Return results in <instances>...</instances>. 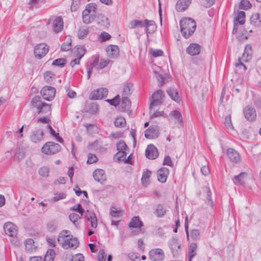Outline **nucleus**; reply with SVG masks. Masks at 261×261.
Listing matches in <instances>:
<instances>
[{
	"label": "nucleus",
	"instance_id": "0eeeda50",
	"mask_svg": "<svg viewBox=\"0 0 261 261\" xmlns=\"http://www.w3.org/2000/svg\"><path fill=\"white\" fill-rule=\"evenodd\" d=\"M149 258L151 261H161L164 258V253L160 248L153 249L149 251Z\"/></svg>",
	"mask_w": 261,
	"mask_h": 261
},
{
	"label": "nucleus",
	"instance_id": "1a4fd4ad",
	"mask_svg": "<svg viewBox=\"0 0 261 261\" xmlns=\"http://www.w3.org/2000/svg\"><path fill=\"white\" fill-rule=\"evenodd\" d=\"M163 94L162 90H159L154 92L151 97L152 100L150 104V109H151L155 106H158L163 102Z\"/></svg>",
	"mask_w": 261,
	"mask_h": 261
},
{
	"label": "nucleus",
	"instance_id": "4c0bfd02",
	"mask_svg": "<svg viewBox=\"0 0 261 261\" xmlns=\"http://www.w3.org/2000/svg\"><path fill=\"white\" fill-rule=\"evenodd\" d=\"M55 254L53 249L48 250L44 256V261H54Z\"/></svg>",
	"mask_w": 261,
	"mask_h": 261
},
{
	"label": "nucleus",
	"instance_id": "a211bd4d",
	"mask_svg": "<svg viewBox=\"0 0 261 261\" xmlns=\"http://www.w3.org/2000/svg\"><path fill=\"white\" fill-rule=\"evenodd\" d=\"M201 47L198 44L191 43L187 48V52L191 56L198 55L200 52Z\"/></svg>",
	"mask_w": 261,
	"mask_h": 261
},
{
	"label": "nucleus",
	"instance_id": "423d86ee",
	"mask_svg": "<svg viewBox=\"0 0 261 261\" xmlns=\"http://www.w3.org/2000/svg\"><path fill=\"white\" fill-rule=\"evenodd\" d=\"M40 93L44 99L50 101L55 96L56 90L54 87L45 86L41 90Z\"/></svg>",
	"mask_w": 261,
	"mask_h": 261
},
{
	"label": "nucleus",
	"instance_id": "58836bf2",
	"mask_svg": "<svg viewBox=\"0 0 261 261\" xmlns=\"http://www.w3.org/2000/svg\"><path fill=\"white\" fill-rule=\"evenodd\" d=\"M67 42L64 43L61 46V50L63 51H68L71 48V39L70 37H66Z\"/></svg>",
	"mask_w": 261,
	"mask_h": 261
},
{
	"label": "nucleus",
	"instance_id": "f8f14e48",
	"mask_svg": "<svg viewBox=\"0 0 261 261\" xmlns=\"http://www.w3.org/2000/svg\"><path fill=\"white\" fill-rule=\"evenodd\" d=\"M4 231L10 237H14L17 234L16 226L11 222L6 223L4 226Z\"/></svg>",
	"mask_w": 261,
	"mask_h": 261
},
{
	"label": "nucleus",
	"instance_id": "ea45409f",
	"mask_svg": "<svg viewBox=\"0 0 261 261\" xmlns=\"http://www.w3.org/2000/svg\"><path fill=\"white\" fill-rule=\"evenodd\" d=\"M126 124L125 119L121 116L117 117L116 119L114 124L115 126L118 127H122L125 126Z\"/></svg>",
	"mask_w": 261,
	"mask_h": 261
},
{
	"label": "nucleus",
	"instance_id": "052dcab7",
	"mask_svg": "<svg viewBox=\"0 0 261 261\" xmlns=\"http://www.w3.org/2000/svg\"><path fill=\"white\" fill-rule=\"evenodd\" d=\"M39 174L43 177H47L49 174V169L46 167L41 168L39 170Z\"/></svg>",
	"mask_w": 261,
	"mask_h": 261
},
{
	"label": "nucleus",
	"instance_id": "49530a36",
	"mask_svg": "<svg viewBox=\"0 0 261 261\" xmlns=\"http://www.w3.org/2000/svg\"><path fill=\"white\" fill-rule=\"evenodd\" d=\"M82 217L81 214L75 213H71L69 215V218L70 220L74 224H76V222Z\"/></svg>",
	"mask_w": 261,
	"mask_h": 261
},
{
	"label": "nucleus",
	"instance_id": "bb28decb",
	"mask_svg": "<svg viewBox=\"0 0 261 261\" xmlns=\"http://www.w3.org/2000/svg\"><path fill=\"white\" fill-rule=\"evenodd\" d=\"M143 226L142 222L140 220L139 217H134L128 224L130 228H140Z\"/></svg>",
	"mask_w": 261,
	"mask_h": 261
},
{
	"label": "nucleus",
	"instance_id": "f03ea898",
	"mask_svg": "<svg viewBox=\"0 0 261 261\" xmlns=\"http://www.w3.org/2000/svg\"><path fill=\"white\" fill-rule=\"evenodd\" d=\"M70 233L68 230H63L59 233L57 239L58 242L65 249L68 248L75 249L79 246V243L77 239L73 238V236Z\"/></svg>",
	"mask_w": 261,
	"mask_h": 261
},
{
	"label": "nucleus",
	"instance_id": "4d7b16f0",
	"mask_svg": "<svg viewBox=\"0 0 261 261\" xmlns=\"http://www.w3.org/2000/svg\"><path fill=\"white\" fill-rule=\"evenodd\" d=\"M111 37V35L106 32H102L99 36V39L101 42L106 41L110 39Z\"/></svg>",
	"mask_w": 261,
	"mask_h": 261
},
{
	"label": "nucleus",
	"instance_id": "5701e85b",
	"mask_svg": "<svg viewBox=\"0 0 261 261\" xmlns=\"http://www.w3.org/2000/svg\"><path fill=\"white\" fill-rule=\"evenodd\" d=\"M25 251L28 253H32L36 251V247L34 245V241L32 239H29L25 241Z\"/></svg>",
	"mask_w": 261,
	"mask_h": 261
},
{
	"label": "nucleus",
	"instance_id": "c03bdc74",
	"mask_svg": "<svg viewBox=\"0 0 261 261\" xmlns=\"http://www.w3.org/2000/svg\"><path fill=\"white\" fill-rule=\"evenodd\" d=\"M24 153L22 149L18 148L16 149L14 159L18 161L22 160L24 157Z\"/></svg>",
	"mask_w": 261,
	"mask_h": 261
},
{
	"label": "nucleus",
	"instance_id": "680f3d73",
	"mask_svg": "<svg viewBox=\"0 0 261 261\" xmlns=\"http://www.w3.org/2000/svg\"><path fill=\"white\" fill-rule=\"evenodd\" d=\"M150 53L152 55V56L154 57H158L161 56L163 55V51L161 49H151L150 50Z\"/></svg>",
	"mask_w": 261,
	"mask_h": 261
},
{
	"label": "nucleus",
	"instance_id": "20e7f679",
	"mask_svg": "<svg viewBox=\"0 0 261 261\" xmlns=\"http://www.w3.org/2000/svg\"><path fill=\"white\" fill-rule=\"evenodd\" d=\"M42 151L45 154H55L61 150L60 145L53 142H48L42 147Z\"/></svg>",
	"mask_w": 261,
	"mask_h": 261
},
{
	"label": "nucleus",
	"instance_id": "3c124183",
	"mask_svg": "<svg viewBox=\"0 0 261 261\" xmlns=\"http://www.w3.org/2000/svg\"><path fill=\"white\" fill-rule=\"evenodd\" d=\"M150 174L151 172L148 170H146L143 172L142 177L141 178V181L143 184H146L148 182L150 176Z\"/></svg>",
	"mask_w": 261,
	"mask_h": 261
},
{
	"label": "nucleus",
	"instance_id": "412c9836",
	"mask_svg": "<svg viewBox=\"0 0 261 261\" xmlns=\"http://www.w3.org/2000/svg\"><path fill=\"white\" fill-rule=\"evenodd\" d=\"M85 217L90 221L91 227L96 228L97 226V220L94 213L87 211Z\"/></svg>",
	"mask_w": 261,
	"mask_h": 261
},
{
	"label": "nucleus",
	"instance_id": "ddd939ff",
	"mask_svg": "<svg viewBox=\"0 0 261 261\" xmlns=\"http://www.w3.org/2000/svg\"><path fill=\"white\" fill-rule=\"evenodd\" d=\"M227 155L232 162L238 163L241 161L240 154L233 148H229L227 149Z\"/></svg>",
	"mask_w": 261,
	"mask_h": 261
},
{
	"label": "nucleus",
	"instance_id": "6e6552de",
	"mask_svg": "<svg viewBox=\"0 0 261 261\" xmlns=\"http://www.w3.org/2000/svg\"><path fill=\"white\" fill-rule=\"evenodd\" d=\"M108 91L106 88H99L93 91L89 96V98L93 100L100 99L107 96Z\"/></svg>",
	"mask_w": 261,
	"mask_h": 261
},
{
	"label": "nucleus",
	"instance_id": "69168bd1",
	"mask_svg": "<svg viewBox=\"0 0 261 261\" xmlns=\"http://www.w3.org/2000/svg\"><path fill=\"white\" fill-rule=\"evenodd\" d=\"M98 61L99 58L97 56H94L93 57V61L91 63L90 67L93 68V67H96L97 68V66H98Z\"/></svg>",
	"mask_w": 261,
	"mask_h": 261
},
{
	"label": "nucleus",
	"instance_id": "7c9ffc66",
	"mask_svg": "<svg viewBox=\"0 0 261 261\" xmlns=\"http://www.w3.org/2000/svg\"><path fill=\"white\" fill-rule=\"evenodd\" d=\"M146 24V19L143 20H133L129 22V28L134 29L138 27H145Z\"/></svg>",
	"mask_w": 261,
	"mask_h": 261
},
{
	"label": "nucleus",
	"instance_id": "9d476101",
	"mask_svg": "<svg viewBox=\"0 0 261 261\" xmlns=\"http://www.w3.org/2000/svg\"><path fill=\"white\" fill-rule=\"evenodd\" d=\"M244 115L245 118L249 121H252L256 119V113L255 109L250 106H246L244 109Z\"/></svg>",
	"mask_w": 261,
	"mask_h": 261
},
{
	"label": "nucleus",
	"instance_id": "e2e57ef3",
	"mask_svg": "<svg viewBox=\"0 0 261 261\" xmlns=\"http://www.w3.org/2000/svg\"><path fill=\"white\" fill-rule=\"evenodd\" d=\"M80 1L79 0H73L72 4L71 6V11L72 12L76 11L79 8Z\"/></svg>",
	"mask_w": 261,
	"mask_h": 261
},
{
	"label": "nucleus",
	"instance_id": "2f4dec72",
	"mask_svg": "<svg viewBox=\"0 0 261 261\" xmlns=\"http://www.w3.org/2000/svg\"><path fill=\"white\" fill-rule=\"evenodd\" d=\"M127 146L125 143L124 141H120L117 144V149L118 150L117 153L116 155H119L120 153H123V151H126L127 149Z\"/></svg>",
	"mask_w": 261,
	"mask_h": 261
},
{
	"label": "nucleus",
	"instance_id": "0e129e2a",
	"mask_svg": "<svg viewBox=\"0 0 261 261\" xmlns=\"http://www.w3.org/2000/svg\"><path fill=\"white\" fill-rule=\"evenodd\" d=\"M97 160V156L93 154H89L88 156L87 163L92 164L96 162Z\"/></svg>",
	"mask_w": 261,
	"mask_h": 261
},
{
	"label": "nucleus",
	"instance_id": "cd10ccee",
	"mask_svg": "<svg viewBox=\"0 0 261 261\" xmlns=\"http://www.w3.org/2000/svg\"><path fill=\"white\" fill-rule=\"evenodd\" d=\"M37 110L39 113H46L50 111V105L43 102H40L38 104Z\"/></svg>",
	"mask_w": 261,
	"mask_h": 261
},
{
	"label": "nucleus",
	"instance_id": "bf43d9fd",
	"mask_svg": "<svg viewBox=\"0 0 261 261\" xmlns=\"http://www.w3.org/2000/svg\"><path fill=\"white\" fill-rule=\"evenodd\" d=\"M66 198V194L63 193H56L55 196L53 198V200L54 202L58 201L60 200L65 199Z\"/></svg>",
	"mask_w": 261,
	"mask_h": 261
},
{
	"label": "nucleus",
	"instance_id": "774afa93",
	"mask_svg": "<svg viewBox=\"0 0 261 261\" xmlns=\"http://www.w3.org/2000/svg\"><path fill=\"white\" fill-rule=\"evenodd\" d=\"M99 261H105L106 258V255L103 250H100L97 256Z\"/></svg>",
	"mask_w": 261,
	"mask_h": 261
},
{
	"label": "nucleus",
	"instance_id": "7ed1b4c3",
	"mask_svg": "<svg viewBox=\"0 0 261 261\" xmlns=\"http://www.w3.org/2000/svg\"><path fill=\"white\" fill-rule=\"evenodd\" d=\"M196 23L190 17H184L180 19V33L185 38L190 37L195 32Z\"/></svg>",
	"mask_w": 261,
	"mask_h": 261
},
{
	"label": "nucleus",
	"instance_id": "dca6fc26",
	"mask_svg": "<svg viewBox=\"0 0 261 261\" xmlns=\"http://www.w3.org/2000/svg\"><path fill=\"white\" fill-rule=\"evenodd\" d=\"M169 169L166 167L161 168L158 171V179L162 183L166 182L169 174Z\"/></svg>",
	"mask_w": 261,
	"mask_h": 261
},
{
	"label": "nucleus",
	"instance_id": "f704fd0d",
	"mask_svg": "<svg viewBox=\"0 0 261 261\" xmlns=\"http://www.w3.org/2000/svg\"><path fill=\"white\" fill-rule=\"evenodd\" d=\"M130 106V102L128 97L122 96L121 102V109L122 111H125L128 109Z\"/></svg>",
	"mask_w": 261,
	"mask_h": 261
},
{
	"label": "nucleus",
	"instance_id": "9b49d317",
	"mask_svg": "<svg viewBox=\"0 0 261 261\" xmlns=\"http://www.w3.org/2000/svg\"><path fill=\"white\" fill-rule=\"evenodd\" d=\"M145 155L149 159H156L158 156V151L156 147L152 144L149 145L146 149Z\"/></svg>",
	"mask_w": 261,
	"mask_h": 261
},
{
	"label": "nucleus",
	"instance_id": "b1692460",
	"mask_svg": "<svg viewBox=\"0 0 261 261\" xmlns=\"http://www.w3.org/2000/svg\"><path fill=\"white\" fill-rule=\"evenodd\" d=\"M197 244L192 243L189 245L188 251V261H192V258L197 253Z\"/></svg>",
	"mask_w": 261,
	"mask_h": 261
},
{
	"label": "nucleus",
	"instance_id": "c756f323",
	"mask_svg": "<svg viewBox=\"0 0 261 261\" xmlns=\"http://www.w3.org/2000/svg\"><path fill=\"white\" fill-rule=\"evenodd\" d=\"M166 209L163 205L161 204H159L156 206L155 210L154 212V214L158 217L161 218L165 215V214L166 213Z\"/></svg>",
	"mask_w": 261,
	"mask_h": 261
},
{
	"label": "nucleus",
	"instance_id": "473e14b6",
	"mask_svg": "<svg viewBox=\"0 0 261 261\" xmlns=\"http://www.w3.org/2000/svg\"><path fill=\"white\" fill-rule=\"evenodd\" d=\"M250 22L251 24L255 26H259L261 25V21L260 20V16L258 13L253 14L250 18Z\"/></svg>",
	"mask_w": 261,
	"mask_h": 261
},
{
	"label": "nucleus",
	"instance_id": "aec40b11",
	"mask_svg": "<svg viewBox=\"0 0 261 261\" xmlns=\"http://www.w3.org/2000/svg\"><path fill=\"white\" fill-rule=\"evenodd\" d=\"M43 132L42 130L38 129L33 131L30 136L31 140L34 143H37L43 139Z\"/></svg>",
	"mask_w": 261,
	"mask_h": 261
},
{
	"label": "nucleus",
	"instance_id": "09e8293b",
	"mask_svg": "<svg viewBox=\"0 0 261 261\" xmlns=\"http://www.w3.org/2000/svg\"><path fill=\"white\" fill-rule=\"evenodd\" d=\"M106 101L108 102L111 105L117 106L120 101V96L117 95L114 98L112 99H107Z\"/></svg>",
	"mask_w": 261,
	"mask_h": 261
},
{
	"label": "nucleus",
	"instance_id": "393cba45",
	"mask_svg": "<svg viewBox=\"0 0 261 261\" xmlns=\"http://www.w3.org/2000/svg\"><path fill=\"white\" fill-rule=\"evenodd\" d=\"M246 177L247 173L246 172H241L240 174L234 176L233 182L236 185H243L245 184V180Z\"/></svg>",
	"mask_w": 261,
	"mask_h": 261
},
{
	"label": "nucleus",
	"instance_id": "603ef678",
	"mask_svg": "<svg viewBox=\"0 0 261 261\" xmlns=\"http://www.w3.org/2000/svg\"><path fill=\"white\" fill-rule=\"evenodd\" d=\"M205 192H206L207 194V199L208 204L210 206L213 205V201L211 199L212 193L209 188L206 187L204 190Z\"/></svg>",
	"mask_w": 261,
	"mask_h": 261
},
{
	"label": "nucleus",
	"instance_id": "4468645a",
	"mask_svg": "<svg viewBox=\"0 0 261 261\" xmlns=\"http://www.w3.org/2000/svg\"><path fill=\"white\" fill-rule=\"evenodd\" d=\"M159 131L156 126H150L145 132V137L149 139L158 138Z\"/></svg>",
	"mask_w": 261,
	"mask_h": 261
},
{
	"label": "nucleus",
	"instance_id": "f257e3e1",
	"mask_svg": "<svg viewBox=\"0 0 261 261\" xmlns=\"http://www.w3.org/2000/svg\"><path fill=\"white\" fill-rule=\"evenodd\" d=\"M98 7L95 3L88 4L82 13L83 21L85 24H89L95 20L97 24L102 29L110 26L109 18L102 14H96Z\"/></svg>",
	"mask_w": 261,
	"mask_h": 261
},
{
	"label": "nucleus",
	"instance_id": "a878e982",
	"mask_svg": "<svg viewBox=\"0 0 261 261\" xmlns=\"http://www.w3.org/2000/svg\"><path fill=\"white\" fill-rule=\"evenodd\" d=\"M146 32L147 34H151L153 33L156 28V26L153 20H148L146 19Z\"/></svg>",
	"mask_w": 261,
	"mask_h": 261
},
{
	"label": "nucleus",
	"instance_id": "79ce46f5",
	"mask_svg": "<svg viewBox=\"0 0 261 261\" xmlns=\"http://www.w3.org/2000/svg\"><path fill=\"white\" fill-rule=\"evenodd\" d=\"M192 0H180V11H184L187 10Z\"/></svg>",
	"mask_w": 261,
	"mask_h": 261
},
{
	"label": "nucleus",
	"instance_id": "f3484780",
	"mask_svg": "<svg viewBox=\"0 0 261 261\" xmlns=\"http://www.w3.org/2000/svg\"><path fill=\"white\" fill-rule=\"evenodd\" d=\"M252 47L251 45L247 44L245 47L244 52L241 58H239V61L242 60L244 62H248L251 60L252 58Z\"/></svg>",
	"mask_w": 261,
	"mask_h": 261
},
{
	"label": "nucleus",
	"instance_id": "4be33fe9",
	"mask_svg": "<svg viewBox=\"0 0 261 261\" xmlns=\"http://www.w3.org/2000/svg\"><path fill=\"white\" fill-rule=\"evenodd\" d=\"M53 30L55 33H59L63 28V22L61 17H57L53 22Z\"/></svg>",
	"mask_w": 261,
	"mask_h": 261
},
{
	"label": "nucleus",
	"instance_id": "6e6d98bb",
	"mask_svg": "<svg viewBox=\"0 0 261 261\" xmlns=\"http://www.w3.org/2000/svg\"><path fill=\"white\" fill-rule=\"evenodd\" d=\"M251 7V4L248 0H242L241 2L240 8L246 10Z\"/></svg>",
	"mask_w": 261,
	"mask_h": 261
},
{
	"label": "nucleus",
	"instance_id": "c9c22d12",
	"mask_svg": "<svg viewBox=\"0 0 261 261\" xmlns=\"http://www.w3.org/2000/svg\"><path fill=\"white\" fill-rule=\"evenodd\" d=\"M169 245L171 247V249L172 250L173 254H175L177 249L179 248V244L178 240L175 239L171 240L169 242Z\"/></svg>",
	"mask_w": 261,
	"mask_h": 261
},
{
	"label": "nucleus",
	"instance_id": "2eb2a0df",
	"mask_svg": "<svg viewBox=\"0 0 261 261\" xmlns=\"http://www.w3.org/2000/svg\"><path fill=\"white\" fill-rule=\"evenodd\" d=\"M93 176L95 180L101 184H103L106 181L105 172L102 169H98L95 170L93 173Z\"/></svg>",
	"mask_w": 261,
	"mask_h": 261
},
{
	"label": "nucleus",
	"instance_id": "864d4df0",
	"mask_svg": "<svg viewBox=\"0 0 261 261\" xmlns=\"http://www.w3.org/2000/svg\"><path fill=\"white\" fill-rule=\"evenodd\" d=\"M70 210L78 212L81 216L83 215L84 210L80 204H77L70 208Z\"/></svg>",
	"mask_w": 261,
	"mask_h": 261
},
{
	"label": "nucleus",
	"instance_id": "e433bc0d",
	"mask_svg": "<svg viewBox=\"0 0 261 261\" xmlns=\"http://www.w3.org/2000/svg\"><path fill=\"white\" fill-rule=\"evenodd\" d=\"M245 13L244 11H241L239 13L237 16L234 18V22L239 23L242 25L245 23Z\"/></svg>",
	"mask_w": 261,
	"mask_h": 261
},
{
	"label": "nucleus",
	"instance_id": "6ab92c4d",
	"mask_svg": "<svg viewBox=\"0 0 261 261\" xmlns=\"http://www.w3.org/2000/svg\"><path fill=\"white\" fill-rule=\"evenodd\" d=\"M107 52L110 58H115L119 55V49L117 45H111L108 47Z\"/></svg>",
	"mask_w": 261,
	"mask_h": 261
},
{
	"label": "nucleus",
	"instance_id": "c85d7f7f",
	"mask_svg": "<svg viewBox=\"0 0 261 261\" xmlns=\"http://www.w3.org/2000/svg\"><path fill=\"white\" fill-rule=\"evenodd\" d=\"M133 86V84L130 83H128L124 85L122 92V96L128 97L129 96H130L132 93L131 91Z\"/></svg>",
	"mask_w": 261,
	"mask_h": 261
},
{
	"label": "nucleus",
	"instance_id": "5fc2aeb1",
	"mask_svg": "<svg viewBox=\"0 0 261 261\" xmlns=\"http://www.w3.org/2000/svg\"><path fill=\"white\" fill-rule=\"evenodd\" d=\"M40 102H41V97L39 96H35V97H34L32 98V99L31 101V105L33 107H37V108H38V104L40 103Z\"/></svg>",
	"mask_w": 261,
	"mask_h": 261
},
{
	"label": "nucleus",
	"instance_id": "39448f33",
	"mask_svg": "<svg viewBox=\"0 0 261 261\" xmlns=\"http://www.w3.org/2000/svg\"><path fill=\"white\" fill-rule=\"evenodd\" d=\"M34 55L40 59L44 57L48 51V47L45 43H39L34 47Z\"/></svg>",
	"mask_w": 261,
	"mask_h": 261
},
{
	"label": "nucleus",
	"instance_id": "13d9d810",
	"mask_svg": "<svg viewBox=\"0 0 261 261\" xmlns=\"http://www.w3.org/2000/svg\"><path fill=\"white\" fill-rule=\"evenodd\" d=\"M55 75V74L50 71H47L44 74V79L47 83H49L51 81V79Z\"/></svg>",
	"mask_w": 261,
	"mask_h": 261
},
{
	"label": "nucleus",
	"instance_id": "8fccbe9b",
	"mask_svg": "<svg viewBox=\"0 0 261 261\" xmlns=\"http://www.w3.org/2000/svg\"><path fill=\"white\" fill-rule=\"evenodd\" d=\"M89 30L88 29L81 28L78 31L77 36L79 38L83 39L88 34Z\"/></svg>",
	"mask_w": 261,
	"mask_h": 261
},
{
	"label": "nucleus",
	"instance_id": "72a5a7b5",
	"mask_svg": "<svg viewBox=\"0 0 261 261\" xmlns=\"http://www.w3.org/2000/svg\"><path fill=\"white\" fill-rule=\"evenodd\" d=\"M167 93L173 100L177 102H179V97L178 96V92L176 89H170L167 91Z\"/></svg>",
	"mask_w": 261,
	"mask_h": 261
},
{
	"label": "nucleus",
	"instance_id": "a18cd8bd",
	"mask_svg": "<svg viewBox=\"0 0 261 261\" xmlns=\"http://www.w3.org/2000/svg\"><path fill=\"white\" fill-rule=\"evenodd\" d=\"M191 238L193 240H199L200 237V231L198 229H192L190 232Z\"/></svg>",
	"mask_w": 261,
	"mask_h": 261
},
{
	"label": "nucleus",
	"instance_id": "37998d69",
	"mask_svg": "<svg viewBox=\"0 0 261 261\" xmlns=\"http://www.w3.org/2000/svg\"><path fill=\"white\" fill-rule=\"evenodd\" d=\"M76 55L77 57L82 58L86 52L85 48L83 46H79L76 47Z\"/></svg>",
	"mask_w": 261,
	"mask_h": 261
},
{
	"label": "nucleus",
	"instance_id": "de8ad7c7",
	"mask_svg": "<svg viewBox=\"0 0 261 261\" xmlns=\"http://www.w3.org/2000/svg\"><path fill=\"white\" fill-rule=\"evenodd\" d=\"M224 124L227 129H233V127L231 120L230 115H227L225 118Z\"/></svg>",
	"mask_w": 261,
	"mask_h": 261
},
{
	"label": "nucleus",
	"instance_id": "338daca9",
	"mask_svg": "<svg viewBox=\"0 0 261 261\" xmlns=\"http://www.w3.org/2000/svg\"><path fill=\"white\" fill-rule=\"evenodd\" d=\"M109 63V61H107L106 60L101 59L100 60L98 66H97V69H102L105 68L107 65H108Z\"/></svg>",
	"mask_w": 261,
	"mask_h": 261
},
{
	"label": "nucleus",
	"instance_id": "a19ab883",
	"mask_svg": "<svg viewBox=\"0 0 261 261\" xmlns=\"http://www.w3.org/2000/svg\"><path fill=\"white\" fill-rule=\"evenodd\" d=\"M66 63L67 60L65 58H59L54 60L52 63V65L62 67Z\"/></svg>",
	"mask_w": 261,
	"mask_h": 261
}]
</instances>
